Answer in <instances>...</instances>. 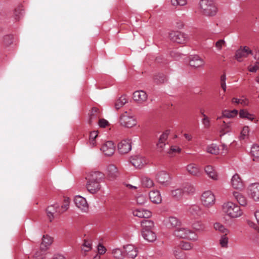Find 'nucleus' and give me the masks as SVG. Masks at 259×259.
<instances>
[{"instance_id":"nucleus-1","label":"nucleus","mask_w":259,"mask_h":259,"mask_svg":"<svg viewBox=\"0 0 259 259\" xmlns=\"http://www.w3.org/2000/svg\"><path fill=\"white\" fill-rule=\"evenodd\" d=\"M104 179V174L100 171L92 172L86 184L88 191L91 194H95L100 190V185Z\"/></svg>"},{"instance_id":"nucleus-2","label":"nucleus","mask_w":259,"mask_h":259,"mask_svg":"<svg viewBox=\"0 0 259 259\" xmlns=\"http://www.w3.org/2000/svg\"><path fill=\"white\" fill-rule=\"evenodd\" d=\"M223 212L230 219H234L241 217L243 211L237 203L231 201L224 202L222 206Z\"/></svg>"},{"instance_id":"nucleus-3","label":"nucleus","mask_w":259,"mask_h":259,"mask_svg":"<svg viewBox=\"0 0 259 259\" xmlns=\"http://www.w3.org/2000/svg\"><path fill=\"white\" fill-rule=\"evenodd\" d=\"M173 235L180 239L196 242L198 240L197 234L192 230L186 227H179L176 229Z\"/></svg>"},{"instance_id":"nucleus-4","label":"nucleus","mask_w":259,"mask_h":259,"mask_svg":"<svg viewBox=\"0 0 259 259\" xmlns=\"http://www.w3.org/2000/svg\"><path fill=\"white\" fill-rule=\"evenodd\" d=\"M199 7L203 14L207 16H215L218 11L216 4L213 0H201Z\"/></svg>"},{"instance_id":"nucleus-5","label":"nucleus","mask_w":259,"mask_h":259,"mask_svg":"<svg viewBox=\"0 0 259 259\" xmlns=\"http://www.w3.org/2000/svg\"><path fill=\"white\" fill-rule=\"evenodd\" d=\"M119 123L125 127L131 128L137 124V120L131 112L125 111L120 116Z\"/></svg>"},{"instance_id":"nucleus-6","label":"nucleus","mask_w":259,"mask_h":259,"mask_svg":"<svg viewBox=\"0 0 259 259\" xmlns=\"http://www.w3.org/2000/svg\"><path fill=\"white\" fill-rule=\"evenodd\" d=\"M200 200L204 207L209 208L215 204V197L211 191L207 190L202 193L200 197Z\"/></svg>"},{"instance_id":"nucleus-7","label":"nucleus","mask_w":259,"mask_h":259,"mask_svg":"<svg viewBox=\"0 0 259 259\" xmlns=\"http://www.w3.org/2000/svg\"><path fill=\"white\" fill-rule=\"evenodd\" d=\"M169 37L171 41L178 44H185L189 39L187 34L178 31H171Z\"/></svg>"},{"instance_id":"nucleus-8","label":"nucleus","mask_w":259,"mask_h":259,"mask_svg":"<svg viewBox=\"0 0 259 259\" xmlns=\"http://www.w3.org/2000/svg\"><path fill=\"white\" fill-rule=\"evenodd\" d=\"M248 197L254 202H259V183L249 184L247 187Z\"/></svg>"},{"instance_id":"nucleus-9","label":"nucleus","mask_w":259,"mask_h":259,"mask_svg":"<svg viewBox=\"0 0 259 259\" xmlns=\"http://www.w3.org/2000/svg\"><path fill=\"white\" fill-rule=\"evenodd\" d=\"M249 54H252V51L248 47H240L236 51L235 58L238 62H242L243 58L247 57Z\"/></svg>"},{"instance_id":"nucleus-10","label":"nucleus","mask_w":259,"mask_h":259,"mask_svg":"<svg viewBox=\"0 0 259 259\" xmlns=\"http://www.w3.org/2000/svg\"><path fill=\"white\" fill-rule=\"evenodd\" d=\"M76 206L82 212H87L89 209V205L85 198L76 195L74 199Z\"/></svg>"},{"instance_id":"nucleus-11","label":"nucleus","mask_w":259,"mask_h":259,"mask_svg":"<svg viewBox=\"0 0 259 259\" xmlns=\"http://www.w3.org/2000/svg\"><path fill=\"white\" fill-rule=\"evenodd\" d=\"M205 64L203 59L198 55H194L190 57L189 65L191 67L195 68H203Z\"/></svg>"},{"instance_id":"nucleus-12","label":"nucleus","mask_w":259,"mask_h":259,"mask_svg":"<svg viewBox=\"0 0 259 259\" xmlns=\"http://www.w3.org/2000/svg\"><path fill=\"white\" fill-rule=\"evenodd\" d=\"M100 150L105 155L110 156L114 154L115 150V146L112 141H107L103 144Z\"/></svg>"},{"instance_id":"nucleus-13","label":"nucleus","mask_w":259,"mask_h":259,"mask_svg":"<svg viewBox=\"0 0 259 259\" xmlns=\"http://www.w3.org/2000/svg\"><path fill=\"white\" fill-rule=\"evenodd\" d=\"M187 172L194 177H199L202 175V171L200 166L195 163H191L186 166Z\"/></svg>"},{"instance_id":"nucleus-14","label":"nucleus","mask_w":259,"mask_h":259,"mask_svg":"<svg viewBox=\"0 0 259 259\" xmlns=\"http://www.w3.org/2000/svg\"><path fill=\"white\" fill-rule=\"evenodd\" d=\"M132 164L137 168H142L147 163V159L140 155H136L131 158Z\"/></svg>"},{"instance_id":"nucleus-15","label":"nucleus","mask_w":259,"mask_h":259,"mask_svg":"<svg viewBox=\"0 0 259 259\" xmlns=\"http://www.w3.org/2000/svg\"><path fill=\"white\" fill-rule=\"evenodd\" d=\"M118 152L122 154L127 153L132 149V142L130 140H122L117 146Z\"/></svg>"},{"instance_id":"nucleus-16","label":"nucleus","mask_w":259,"mask_h":259,"mask_svg":"<svg viewBox=\"0 0 259 259\" xmlns=\"http://www.w3.org/2000/svg\"><path fill=\"white\" fill-rule=\"evenodd\" d=\"M231 187L236 190H241L244 184L242 179L238 174H235L231 178L230 181Z\"/></svg>"},{"instance_id":"nucleus-17","label":"nucleus","mask_w":259,"mask_h":259,"mask_svg":"<svg viewBox=\"0 0 259 259\" xmlns=\"http://www.w3.org/2000/svg\"><path fill=\"white\" fill-rule=\"evenodd\" d=\"M164 225L168 228L175 229L181 225V221L176 217H170L164 220Z\"/></svg>"},{"instance_id":"nucleus-18","label":"nucleus","mask_w":259,"mask_h":259,"mask_svg":"<svg viewBox=\"0 0 259 259\" xmlns=\"http://www.w3.org/2000/svg\"><path fill=\"white\" fill-rule=\"evenodd\" d=\"M157 181L162 185H167L169 183L170 176L164 170L158 172L156 175Z\"/></svg>"},{"instance_id":"nucleus-19","label":"nucleus","mask_w":259,"mask_h":259,"mask_svg":"<svg viewBox=\"0 0 259 259\" xmlns=\"http://www.w3.org/2000/svg\"><path fill=\"white\" fill-rule=\"evenodd\" d=\"M133 99L138 104H143L147 101V95L143 91H137L133 94Z\"/></svg>"},{"instance_id":"nucleus-20","label":"nucleus","mask_w":259,"mask_h":259,"mask_svg":"<svg viewBox=\"0 0 259 259\" xmlns=\"http://www.w3.org/2000/svg\"><path fill=\"white\" fill-rule=\"evenodd\" d=\"M187 211L194 217H200L203 214L202 207L196 204L190 205L187 209Z\"/></svg>"},{"instance_id":"nucleus-21","label":"nucleus","mask_w":259,"mask_h":259,"mask_svg":"<svg viewBox=\"0 0 259 259\" xmlns=\"http://www.w3.org/2000/svg\"><path fill=\"white\" fill-rule=\"evenodd\" d=\"M204 171L207 176L213 181H218L219 179V176L215 169L214 167L210 165L205 166Z\"/></svg>"},{"instance_id":"nucleus-22","label":"nucleus","mask_w":259,"mask_h":259,"mask_svg":"<svg viewBox=\"0 0 259 259\" xmlns=\"http://www.w3.org/2000/svg\"><path fill=\"white\" fill-rule=\"evenodd\" d=\"M123 248L125 251V253L127 255L128 257L134 258L137 256L138 253V249L134 245L128 244L124 246Z\"/></svg>"},{"instance_id":"nucleus-23","label":"nucleus","mask_w":259,"mask_h":259,"mask_svg":"<svg viewBox=\"0 0 259 259\" xmlns=\"http://www.w3.org/2000/svg\"><path fill=\"white\" fill-rule=\"evenodd\" d=\"M232 195L235 199L237 201L240 205L242 206H246L248 204V200L246 197L243 195L242 193L237 192L234 191L232 193Z\"/></svg>"},{"instance_id":"nucleus-24","label":"nucleus","mask_w":259,"mask_h":259,"mask_svg":"<svg viewBox=\"0 0 259 259\" xmlns=\"http://www.w3.org/2000/svg\"><path fill=\"white\" fill-rule=\"evenodd\" d=\"M149 199L154 203L159 204L162 201L160 192L158 190L151 191L149 194Z\"/></svg>"},{"instance_id":"nucleus-25","label":"nucleus","mask_w":259,"mask_h":259,"mask_svg":"<svg viewBox=\"0 0 259 259\" xmlns=\"http://www.w3.org/2000/svg\"><path fill=\"white\" fill-rule=\"evenodd\" d=\"M134 216L141 218H148L151 216V212L144 209H137L133 211Z\"/></svg>"},{"instance_id":"nucleus-26","label":"nucleus","mask_w":259,"mask_h":259,"mask_svg":"<svg viewBox=\"0 0 259 259\" xmlns=\"http://www.w3.org/2000/svg\"><path fill=\"white\" fill-rule=\"evenodd\" d=\"M53 241V238L46 235H44L42 238V242L40 244V248L42 250H47Z\"/></svg>"},{"instance_id":"nucleus-27","label":"nucleus","mask_w":259,"mask_h":259,"mask_svg":"<svg viewBox=\"0 0 259 259\" xmlns=\"http://www.w3.org/2000/svg\"><path fill=\"white\" fill-rule=\"evenodd\" d=\"M141 225L142 228V231L153 230L154 228V223L150 220H143L141 221Z\"/></svg>"},{"instance_id":"nucleus-28","label":"nucleus","mask_w":259,"mask_h":259,"mask_svg":"<svg viewBox=\"0 0 259 259\" xmlns=\"http://www.w3.org/2000/svg\"><path fill=\"white\" fill-rule=\"evenodd\" d=\"M142 235L144 239L150 242H154L156 239V235L153 230L150 231H142Z\"/></svg>"},{"instance_id":"nucleus-29","label":"nucleus","mask_w":259,"mask_h":259,"mask_svg":"<svg viewBox=\"0 0 259 259\" xmlns=\"http://www.w3.org/2000/svg\"><path fill=\"white\" fill-rule=\"evenodd\" d=\"M107 176L109 179H115L118 175L117 167L114 165H109L107 168Z\"/></svg>"},{"instance_id":"nucleus-30","label":"nucleus","mask_w":259,"mask_h":259,"mask_svg":"<svg viewBox=\"0 0 259 259\" xmlns=\"http://www.w3.org/2000/svg\"><path fill=\"white\" fill-rule=\"evenodd\" d=\"M59 205L58 204L51 205L47 208V213L50 222H52L54 218V214L57 212Z\"/></svg>"},{"instance_id":"nucleus-31","label":"nucleus","mask_w":259,"mask_h":259,"mask_svg":"<svg viewBox=\"0 0 259 259\" xmlns=\"http://www.w3.org/2000/svg\"><path fill=\"white\" fill-rule=\"evenodd\" d=\"M250 153L253 160L259 162V145L256 144L252 145Z\"/></svg>"},{"instance_id":"nucleus-32","label":"nucleus","mask_w":259,"mask_h":259,"mask_svg":"<svg viewBox=\"0 0 259 259\" xmlns=\"http://www.w3.org/2000/svg\"><path fill=\"white\" fill-rule=\"evenodd\" d=\"M238 114V110L234 109L233 110H225L223 111L222 115L221 117H218L217 120L225 117L227 118H234Z\"/></svg>"},{"instance_id":"nucleus-33","label":"nucleus","mask_w":259,"mask_h":259,"mask_svg":"<svg viewBox=\"0 0 259 259\" xmlns=\"http://www.w3.org/2000/svg\"><path fill=\"white\" fill-rule=\"evenodd\" d=\"M192 228L198 232H202L205 230L206 226L201 221H196L192 224Z\"/></svg>"},{"instance_id":"nucleus-34","label":"nucleus","mask_w":259,"mask_h":259,"mask_svg":"<svg viewBox=\"0 0 259 259\" xmlns=\"http://www.w3.org/2000/svg\"><path fill=\"white\" fill-rule=\"evenodd\" d=\"M182 187L184 194L192 195L195 193L196 191L195 187L191 184H185Z\"/></svg>"},{"instance_id":"nucleus-35","label":"nucleus","mask_w":259,"mask_h":259,"mask_svg":"<svg viewBox=\"0 0 259 259\" xmlns=\"http://www.w3.org/2000/svg\"><path fill=\"white\" fill-rule=\"evenodd\" d=\"M111 253L116 259H123L125 253L121 248H115L112 250Z\"/></svg>"},{"instance_id":"nucleus-36","label":"nucleus","mask_w":259,"mask_h":259,"mask_svg":"<svg viewBox=\"0 0 259 259\" xmlns=\"http://www.w3.org/2000/svg\"><path fill=\"white\" fill-rule=\"evenodd\" d=\"M181 248L176 247L173 249V254L177 259H186V254L183 252Z\"/></svg>"},{"instance_id":"nucleus-37","label":"nucleus","mask_w":259,"mask_h":259,"mask_svg":"<svg viewBox=\"0 0 259 259\" xmlns=\"http://www.w3.org/2000/svg\"><path fill=\"white\" fill-rule=\"evenodd\" d=\"M141 183L144 187L151 188L154 186L153 181L148 177H143L141 179Z\"/></svg>"},{"instance_id":"nucleus-38","label":"nucleus","mask_w":259,"mask_h":259,"mask_svg":"<svg viewBox=\"0 0 259 259\" xmlns=\"http://www.w3.org/2000/svg\"><path fill=\"white\" fill-rule=\"evenodd\" d=\"M128 99L126 96H121L117 100L115 103V107L117 109H119L123 107L127 102Z\"/></svg>"},{"instance_id":"nucleus-39","label":"nucleus","mask_w":259,"mask_h":259,"mask_svg":"<svg viewBox=\"0 0 259 259\" xmlns=\"http://www.w3.org/2000/svg\"><path fill=\"white\" fill-rule=\"evenodd\" d=\"M213 228L219 232L227 235L229 231L226 227L220 223L216 222L213 224Z\"/></svg>"},{"instance_id":"nucleus-40","label":"nucleus","mask_w":259,"mask_h":259,"mask_svg":"<svg viewBox=\"0 0 259 259\" xmlns=\"http://www.w3.org/2000/svg\"><path fill=\"white\" fill-rule=\"evenodd\" d=\"M239 117L241 118H246L250 121H252L254 119L253 114L249 113L247 110L244 109L240 110Z\"/></svg>"},{"instance_id":"nucleus-41","label":"nucleus","mask_w":259,"mask_h":259,"mask_svg":"<svg viewBox=\"0 0 259 259\" xmlns=\"http://www.w3.org/2000/svg\"><path fill=\"white\" fill-rule=\"evenodd\" d=\"M92 248V242L90 239H85L82 244V250L84 252H88Z\"/></svg>"},{"instance_id":"nucleus-42","label":"nucleus","mask_w":259,"mask_h":259,"mask_svg":"<svg viewBox=\"0 0 259 259\" xmlns=\"http://www.w3.org/2000/svg\"><path fill=\"white\" fill-rule=\"evenodd\" d=\"M232 122L231 121H223L222 123L221 124V128L222 131H224V133L229 132L232 127Z\"/></svg>"},{"instance_id":"nucleus-43","label":"nucleus","mask_w":259,"mask_h":259,"mask_svg":"<svg viewBox=\"0 0 259 259\" xmlns=\"http://www.w3.org/2000/svg\"><path fill=\"white\" fill-rule=\"evenodd\" d=\"M206 151L212 154H218L219 153V148L214 144H212L207 147Z\"/></svg>"},{"instance_id":"nucleus-44","label":"nucleus","mask_w":259,"mask_h":259,"mask_svg":"<svg viewBox=\"0 0 259 259\" xmlns=\"http://www.w3.org/2000/svg\"><path fill=\"white\" fill-rule=\"evenodd\" d=\"M171 194L172 197L176 199H179L184 195L182 187L172 190Z\"/></svg>"},{"instance_id":"nucleus-45","label":"nucleus","mask_w":259,"mask_h":259,"mask_svg":"<svg viewBox=\"0 0 259 259\" xmlns=\"http://www.w3.org/2000/svg\"><path fill=\"white\" fill-rule=\"evenodd\" d=\"M249 133V127L248 126H244L242 131H241L240 135L239 136V139L240 140H243L248 138Z\"/></svg>"},{"instance_id":"nucleus-46","label":"nucleus","mask_w":259,"mask_h":259,"mask_svg":"<svg viewBox=\"0 0 259 259\" xmlns=\"http://www.w3.org/2000/svg\"><path fill=\"white\" fill-rule=\"evenodd\" d=\"M179 247L182 250H190L193 248V246L190 242L182 241L180 242Z\"/></svg>"},{"instance_id":"nucleus-47","label":"nucleus","mask_w":259,"mask_h":259,"mask_svg":"<svg viewBox=\"0 0 259 259\" xmlns=\"http://www.w3.org/2000/svg\"><path fill=\"white\" fill-rule=\"evenodd\" d=\"M97 136L98 133L96 131H93L90 133L89 143L91 147H94L96 145V138Z\"/></svg>"},{"instance_id":"nucleus-48","label":"nucleus","mask_w":259,"mask_h":259,"mask_svg":"<svg viewBox=\"0 0 259 259\" xmlns=\"http://www.w3.org/2000/svg\"><path fill=\"white\" fill-rule=\"evenodd\" d=\"M229 239L225 234L222 235L219 239V244L222 247L227 248L228 247Z\"/></svg>"},{"instance_id":"nucleus-49","label":"nucleus","mask_w":259,"mask_h":259,"mask_svg":"<svg viewBox=\"0 0 259 259\" xmlns=\"http://www.w3.org/2000/svg\"><path fill=\"white\" fill-rule=\"evenodd\" d=\"M181 148L176 145H172L170 147L169 149H167V153L169 155H173L175 153H179L181 152Z\"/></svg>"},{"instance_id":"nucleus-50","label":"nucleus","mask_w":259,"mask_h":259,"mask_svg":"<svg viewBox=\"0 0 259 259\" xmlns=\"http://www.w3.org/2000/svg\"><path fill=\"white\" fill-rule=\"evenodd\" d=\"M169 132L168 131H165L162 133L159 137L157 143H161L163 144H168L167 139L168 137Z\"/></svg>"},{"instance_id":"nucleus-51","label":"nucleus","mask_w":259,"mask_h":259,"mask_svg":"<svg viewBox=\"0 0 259 259\" xmlns=\"http://www.w3.org/2000/svg\"><path fill=\"white\" fill-rule=\"evenodd\" d=\"M245 223L249 228L252 229L255 231H256L259 227V225H258L257 223H255L253 220L250 219H246Z\"/></svg>"},{"instance_id":"nucleus-52","label":"nucleus","mask_w":259,"mask_h":259,"mask_svg":"<svg viewBox=\"0 0 259 259\" xmlns=\"http://www.w3.org/2000/svg\"><path fill=\"white\" fill-rule=\"evenodd\" d=\"M201 115L203 116L201 122L204 126L205 128H208L210 126V120L209 118L206 116L203 112H201Z\"/></svg>"},{"instance_id":"nucleus-53","label":"nucleus","mask_w":259,"mask_h":259,"mask_svg":"<svg viewBox=\"0 0 259 259\" xmlns=\"http://www.w3.org/2000/svg\"><path fill=\"white\" fill-rule=\"evenodd\" d=\"M136 200L137 204L143 205L147 202V199L146 195L141 194L137 196Z\"/></svg>"},{"instance_id":"nucleus-54","label":"nucleus","mask_w":259,"mask_h":259,"mask_svg":"<svg viewBox=\"0 0 259 259\" xmlns=\"http://www.w3.org/2000/svg\"><path fill=\"white\" fill-rule=\"evenodd\" d=\"M100 115V111L98 108L93 107L90 113V122L94 119L98 118Z\"/></svg>"},{"instance_id":"nucleus-55","label":"nucleus","mask_w":259,"mask_h":259,"mask_svg":"<svg viewBox=\"0 0 259 259\" xmlns=\"http://www.w3.org/2000/svg\"><path fill=\"white\" fill-rule=\"evenodd\" d=\"M232 102L236 104H240L244 106H247L249 103L248 100L247 98L238 99L233 98L232 100Z\"/></svg>"},{"instance_id":"nucleus-56","label":"nucleus","mask_w":259,"mask_h":259,"mask_svg":"<svg viewBox=\"0 0 259 259\" xmlns=\"http://www.w3.org/2000/svg\"><path fill=\"white\" fill-rule=\"evenodd\" d=\"M23 15V9L21 7L16 8L14 13V18L16 20H19Z\"/></svg>"},{"instance_id":"nucleus-57","label":"nucleus","mask_w":259,"mask_h":259,"mask_svg":"<svg viewBox=\"0 0 259 259\" xmlns=\"http://www.w3.org/2000/svg\"><path fill=\"white\" fill-rule=\"evenodd\" d=\"M187 3V0H171V4L174 6H184Z\"/></svg>"},{"instance_id":"nucleus-58","label":"nucleus","mask_w":259,"mask_h":259,"mask_svg":"<svg viewBox=\"0 0 259 259\" xmlns=\"http://www.w3.org/2000/svg\"><path fill=\"white\" fill-rule=\"evenodd\" d=\"M13 37L12 35H6L4 38V42L6 46H9L13 42Z\"/></svg>"},{"instance_id":"nucleus-59","label":"nucleus","mask_w":259,"mask_h":259,"mask_svg":"<svg viewBox=\"0 0 259 259\" xmlns=\"http://www.w3.org/2000/svg\"><path fill=\"white\" fill-rule=\"evenodd\" d=\"M167 144L157 143L156 144V148L158 152L163 153L165 152L166 147Z\"/></svg>"},{"instance_id":"nucleus-60","label":"nucleus","mask_w":259,"mask_h":259,"mask_svg":"<svg viewBox=\"0 0 259 259\" xmlns=\"http://www.w3.org/2000/svg\"><path fill=\"white\" fill-rule=\"evenodd\" d=\"M225 45L226 42L224 39H220L218 41H217L215 44V47L219 51L221 50L222 48L225 46Z\"/></svg>"},{"instance_id":"nucleus-61","label":"nucleus","mask_w":259,"mask_h":259,"mask_svg":"<svg viewBox=\"0 0 259 259\" xmlns=\"http://www.w3.org/2000/svg\"><path fill=\"white\" fill-rule=\"evenodd\" d=\"M248 69L251 72H255L259 69V62H256L253 66H249Z\"/></svg>"},{"instance_id":"nucleus-62","label":"nucleus","mask_w":259,"mask_h":259,"mask_svg":"<svg viewBox=\"0 0 259 259\" xmlns=\"http://www.w3.org/2000/svg\"><path fill=\"white\" fill-rule=\"evenodd\" d=\"M98 252L99 254H103L106 252V249L104 246L101 244L98 245Z\"/></svg>"},{"instance_id":"nucleus-63","label":"nucleus","mask_w":259,"mask_h":259,"mask_svg":"<svg viewBox=\"0 0 259 259\" xmlns=\"http://www.w3.org/2000/svg\"><path fill=\"white\" fill-rule=\"evenodd\" d=\"M99 125L101 127H105L109 124L108 121L105 119H101L99 120Z\"/></svg>"},{"instance_id":"nucleus-64","label":"nucleus","mask_w":259,"mask_h":259,"mask_svg":"<svg viewBox=\"0 0 259 259\" xmlns=\"http://www.w3.org/2000/svg\"><path fill=\"white\" fill-rule=\"evenodd\" d=\"M52 259H66V257L61 254H55L54 255Z\"/></svg>"}]
</instances>
